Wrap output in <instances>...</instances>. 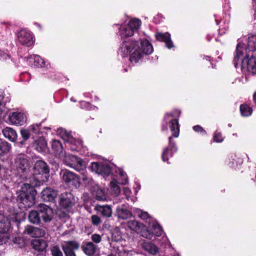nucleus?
<instances>
[{
  "label": "nucleus",
  "mask_w": 256,
  "mask_h": 256,
  "mask_svg": "<svg viewBox=\"0 0 256 256\" xmlns=\"http://www.w3.org/2000/svg\"><path fill=\"white\" fill-rule=\"evenodd\" d=\"M49 177V168L43 160H38L34 167L33 176L30 184H24L19 192L17 201L20 204V206L30 208L35 203L36 191L34 187L40 186L48 180Z\"/></svg>",
  "instance_id": "1"
},
{
  "label": "nucleus",
  "mask_w": 256,
  "mask_h": 256,
  "mask_svg": "<svg viewBox=\"0 0 256 256\" xmlns=\"http://www.w3.org/2000/svg\"><path fill=\"white\" fill-rule=\"evenodd\" d=\"M154 51L151 43L146 39L124 41L120 45L118 54L122 57L130 55V60L136 64L142 60L144 56L150 54Z\"/></svg>",
  "instance_id": "2"
},
{
  "label": "nucleus",
  "mask_w": 256,
  "mask_h": 256,
  "mask_svg": "<svg viewBox=\"0 0 256 256\" xmlns=\"http://www.w3.org/2000/svg\"><path fill=\"white\" fill-rule=\"evenodd\" d=\"M244 44L240 42L237 46L234 58V66L236 68L240 65L242 70H246L252 74H256V57L245 58L248 54Z\"/></svg>",
  "instance_id": "3"
},
{
  "label": "nucleus",
  "mask_w": 256,
  "mask_h": 256,
  "mask_svg": "<svg viewBox=\"0 0 256 256\" xmlns=\"http://www.w3.org/2000/svg\"><path fill=\"white\" fill-rule=\"evenodd\" d=\"M60 159L63 160L66 165L74 168L82 174V180L88 186H92L94 184L93 180L86 174V164L82 158L64 152V154Z\"/></svg>",
  "instance_id": "4"
},
{
  "label": "nucleus",
  "mask_w": 256,
  "mask_h": 256,
  "mask_svg": "<svg viewBox=\"0 0 256 256\" xmlns=\"http://www.w3.org/2000/svg\"><path fill=\"white\" fill-rule=\"evenodd\" d=\"M141 25V20L137 18H132L127 23H124L120 25L114 24V26H118V34L122 38L132 36L138 30Z\"/></svg>",
  "instance_id": "5"
},
{
  "label": "nucleus",
  "mask_w": 256,
  "mask_h": 256,
  "mask_svg": "<svg viewBox=\"0 0 256 256\" xmlns=\"http://www.w3.org/2000/svg\"><path fill=\"white\" fill-rule=\"evenodd\" d=\"M180 111L178 110L167 113L164 117V122L162 130L164 128L165 125L168 126L172 132V135L175 138L179 136L180 126L178 122V118L180 117Z\"/></svg>",
  "instance_id": "6"
},
{
  "label": "nucleus",
  "mask_w": 256,
  "mask_h": 256,
  "mask_svg": "<svg viewBox=\"0 0 256 256\" xmlns=\"http://www.w3.org/2000/svg\"><path fill=\"white\" fill-rule=\"evenodd\" d=\"M14 166L18 174L20 176H26L30 172L31 164L28 158L22 154H18L15 158Z\"/></svg>",
  "instance_id": "7"
},
{
  "label": "nucleus",
  "mask_w": 256,
  "mask_h": 256,
  "mask_svg": "<svg viewBox=\"0 0 256 256\" xmlns=\"http://www.w3.org/2000/svg\"><path fill=\"white\" fill-rule=\"evenodd\" d=\"M58 133L64 140L66 143V148L72 151L78 150L82 146V142L76 140L65 129L60 128L58 130Z\"/></svg>",
  "instance_id": "8"
},
{
  "label": "nucleus",
  "mask_w": 256,
  "mask_h": 256,
  "mask_svg": "<svg viewBox=\"0 0 256 256\" xmlns=\"http://www.w3.org/2000/svg\"><path fill=\"white\" fill-rule=\"evenodd\" d=\"M128 227L132 230L140 233L142 236L150 240L152 238V234L150 230L146 228L145 226L140 222L132 220L128 222Z\"/></svg>",
  "instance_id": "9"
},
{
  "label": "nucleus",
  "mask_w": 256,
  "mask_h": 256,
  "mask_svg": "<svg viewBox=\"0 0 256 256\" xmlns=\"http://www.w3.org/2000/svg\"><path fill=\"white\" fill-rule=\"evenodd\" d=\"M60 176L64 182L66 184L78 188L80 186V180L78 175L68 170H62Z\"/></svg>",
  "instance_id": "10"
},
{
  "label": "nucleus",
  "mask_w": 256,
  "mask_h": 256,
  "mask_svg": "<svg viewBox=\"0 0 256 256\" xmlns=\"http://www.w3.org/2000/svg\"><path fill=\"white\" fill-rule=\"evenodd\" d=\"M10 122L16 126H22L27 120L26 114L22 111L11 112L8 115Z\"/></svg>",
  "instance_id": "11"
},
{
  "label": "nucleus",
  "mask_w": 256,
  "mask_h": 256,
  "mask_svg": "<svg viewBox=\"0 0 256 256\" xmlns=\"http://www.w3.org/2000/svg\"><path fill=\"white\" fill-rule=\"evenodd\" d=\"M90 169L92 171L104 176H108L111 172V168L106 162H93L91 164Z\"/></svg>",
  "instance_id": "12"
},
{
  "label": "nucleus",
  "mask_w": 256,
  "mask_h": 256,
  "mask_svg": "<svg viewBox=\"0 0 256 256\" xmlns=\"http://www.w3.org/2000/svg\"><path fill=\"white\" fill-rule=\"evenodd\" d=\"M240 42L244 44V48L246 50L248 56L245 57V58H247L248 59L250 58V56L248 53V50L254 51L256 50V34H250L248 38H244L242 40H239L236 48Z\"/></svg>",
  "instance_id": "13"
},
{
  "label": "nucleus",
  "mask_w": 256,
  "mask_h": 256,
  "mask_svg": "<svg viewBox=\"0 0 256 256\" xmlns=\"http://www.w3.org/2000/svg\"><path fill=\"white\" fill-rule=\"evenodd\" d=\"M18 42L24 46H30L34 44V37L32 34L25 30H22L17 34Z\"/></svg>",
  "instance_id": "14"
},
{
  "label": "nucleus",
  "mask_w": 256,
  "mask_h": 256,
  "mask_svg": "<svg viewBox=\"0 0 256 256\" xmlns=\"http://www.w3.org/2000/svg\"><path fill=\"white\" fill-rule=\"evenodd\" d=\"M26 60L32 66L48 68L50 66L48 61L44 60L38 55H30L26 58Z\"/></svg>",
  "instance_id": "15"
},
{
  "label": "nucleus",
  "mask_w": 256,
  "mask_h": 256,
  "mask_svg": "<svg viewBox=\"0 0 256 256\" xmlns=\"http://www.w3.org/2000/svg\"><path fill=\"white\" fill-rule=\"evenodd\" d=\"M62 246L66 256H76L74 251L79 248L80 244L76 241H64Z\"/></svg>",
  "instance_id": "16"
},
{
  "label": "nucleus",
  "mask_w": 256,
  "mask_h": 256,
  "mask_svg": "<svg viewBox=\"0 0 256 256\" xmlns=\"http://www.w3.org/2000/svg\"><path fill=\"white\" fill-rule=\"evenodd\" d=\"M40 218L44 222H50L54 216L52 209L44 204H40L38 207Z\"/></svg>",
  "instance_id": "17"
},
{
  "label": "nucleus",
  "mask_w": 256,
  "mask_h": 256,
  "mask_svg": "<svg viewBox=\"0 0 256 256\" xmlns=\"http://www.w3.org/2000/svg\"><path fill=\"white\" fill-rule=\"evenodd\" d=\"M60 205L64 208L72 206L75 204V199L73 194L70 192L62 194L60 200Z\"/></svg>",
  "instance_id": "18"
},
{
  "label": "nucleus",
  "mask_w": 256,
  "mask_h": 256,
  "mask_svg": "<svg viewBox=\"0 0 256 256\" xmlns=\"http://www.w3.org/2000/svg\"><path fill=\"white\" fill-rule=\"evenodd\" d=\"M176 151L175 144L172 141L171 136L169 138V144L168 148L164 150L162 154V159L164 162H166L170 157L172 156L174 152Z\"/></svg>",
  "instance_id": "19"
},
{
  "label": "nucleus",
  "mask_w": 256,
  "mask_h": 256,
  "mask_svg": "<svg viewBox=\"0 0 256 256\" xmlns=\"http://www.w3.org/2000/svg\"><path fill=\"white\" fill-rule=\"evenodd\" d=\"M57 195V192L50 188H46L41 192V198L46 202L53 201Z\"/></svg>",
  "instance_id": "20"
},
{
  "label": "nucleus",
  "mask_w": 256,
  "mask_h": 256,
  "mask_svg": "<svg viewBox=\"0 0 256 256\" xmlns=\"http://www.w3.org/2000/svg\"><path fill=\"white\" fill-rule=\"evenodd\" d=\"M24 234H28L32 237H40L45 234L44 230L31 226H27L24 229Z\"/></svg>",
  "instance_id": "21"
},
{
  "label": "nucleus",
  "mask_w": 256,
  "mask_h": 256,
  "mask_svg": "<svg viewBox=\"0 0 256 256\" xmlns=\"http://www.w3.org/2000/svg\"><path fill=\"white\" fill-rule=\"evenodd\" d=\"M116 216L118 218L126 220L132 216V212L126 205H122L117 208L116 210Z\"/></svg>",
  "instance_id": "22"
},
{
  "label": "nucleus",
  "mask_w": 256,
  "mask_h": 256,
  "mask_svg": "<svg viewBox=\"0 0 256 256\" xmlns=\"http://www.w3.org/2000/svg\"><path fill=\"white\" fill-rule=\"evenodd\" d=\"M157 40L164 42L168 48H171L174 46L170 38V34L168 32L162 33L157 32L156 34Z\"/></svg>",
  "instance_id": "23"
},
{
  "label": "nucleus",
  "mask_w": 256,
  "mask_h": 256,
  "mask_svg": "<svg viewBox=\"0 0 256 256\" xmlns=\"http://www.w3.org/2000/svg\"><path fill=\"white\" fill-rule=\"evenodd\" d=\"M10 227V222L8 218L0 214V232L8 233Z\"/></svg>",
  "instance_id": "24"
},
{
  "label": "nucleus",
  "mask_w": 256,
  "mask_h": 256,
  "mask_svg": "<svg viewBox=\"0 0 256 256\" xmlns=\"http://www.w3.org/2000/svg\"><path fill=\"white\" fill-rule=\"evenodd\" d=\"M52 148L56 156L60 158L64 154L62 145L59 140H54L52 142Z\"/></svg>",
  "instance_id": "25"
},
{
  "label": "nucleus",
  "mask_w": 256,
  "mask_h": 256,
  "mask_svg": "<svg viewBox=\"0 0 256 256\" xmlns=\"http://www.w3.org/2000/svg\"><path fill=\"white\" fill-rule=\"evenodd\" d=\"M32 248L38 251H43L48 246V244L44 240L34 239L32 242Z\"/></svg>",
  "instance_id": "26"
},
{
  "label": "nucleus",
  "mask_w": 256,
  "mask_h": 256,
  "mask_svg": "<svg viewBox=\"0 0 256 256\" xmlns=\"http://www.w3.org/2000/svg\"><path fill=\"white\" fill-rule=\"evenodd\" d=\"M34 146L36 150L40 152H46L48 150L47 143L43 138H40L36 140Z\"/></svg>",
  "instance_id": "27"
},
{
  "label": "nucleus",
  "mask_w": 256,
  "mask_h": 256,
  "mask_svg": "<svg viewBox=\"0 0 256 256\" xmlns=\"http://www.w3.org/2000/svg\"><path fill=\"white\" fill-rule=\"evenodd\" d=\"M95 209L98 212L102 214L104 216L109 218L112 216V210L111 207L109 206L97 205Z\"/></svg>",
  "instance_id": "28"
},
{
  "label": "nucleus",
  "mask_w": 256,
  "mask_h": 256,
  "mask_svg": "<svg viewBox=\"0 0 256 256\" xmlns=\"http://www.w3.org/2000/svg\"><path fill=\"white\" fill-rule=\"evenodd\" d=\"M2 134L6 138L12 142H15L16 140L17 134L12 128L6 127L2 130Z\"/></svg>",
  "instance_id": "29"
},
{
  "label": "nucleus",
  "mask_w": 256,
  "mask_h": 256,
  "mask_svg": "<svg viewBox=\"0 0 256 256\" xmlns=\"http://www.w3.org/2000/svg\"><path fill=\"white\" fill-rule=\"evenodd\" d=\"M142 247L145 250L152 254H155L158 251V248L150 242H144L142 244Z\"/></svg>",
  "instance_id": "30"
},
{
  "label": "nucleus",
  "mask_w": 256,
  "mask_h": 256,
  "mask_svg": "<svg viewBox=\"0 0 256 256\" xmlns=\"http://www.w3.org/2000/svg\"><path fill=\"white\" fill-rule=\"evenodd\" d=\"M97 250V246L92 242H88L84 246V253L89 256H94Z\"/></svg>",
  "instance_id": "31"
},
{
  "label": "nucleus",
  "mask_w": 256,
  "mask_h": 256,
  "mask_svg": "<svg viewBox=\"0 0 256 256\" xmlns=\"http://www.w3.org/2000/svg\"><path fill=\"white\" fill-rule=\"evenodd\" d=\"M148 228H151L153 230L152 234H154L156 236H159L162 234V230L159 224L156 222L152 220L148 224Z\"/></svg>",
  "instance_id": "32"
},
{
  "label": "nucleus",
  "mask_w": 256,
  "mask_h": 256,
  "mask_svg": "<svg viewBox=\"0 0 256 256\" xmlns=\"http://www.w3.org/2000/svg\"><path fill=\"white\" fill-rule=\"evenodd\" d=\"M4 94L0 92V124L2 123L7 115L8 110L3 105Z\"/></svg>",
  "instance_id": "33"
},
{
  "label": "nucleus",
  "mask_w": 256,
  "mask_h": 256,
  "mask_svg": "<svg viewBox=\"0 0 256 256\" xmlns=\"http://www.w3.org/2000/svg\"><path fill=\"white\" fill-rule=\"evenodd\" d=\"M93 194L98 200H106V196L104 192L98 186H94Z\"/></svg>",
  "instance_id": "34"
},
{
  "label": "nucleus",
  "mask_w": 256,
  "mask_h": 256,
  "mask_svg": "<svg viewBox=\"0 0 256 256\" xmlns=\"http://www.w3.org/2000/svg\"><path fill=\"white\" fill-rule=\"evenodd\" d=\"M40 213L35 210L30 212L28 215V219L30 222L38 224L40 222Z\"/></svg>",
  "instance_id": "35"
},
{
  "label": "nucleus",
  "mask_w": 256,
  "mask_h": 256,
  "mask_svg": "<svg viewBox=\"0 0 256 256\" xmlns=\"http://www.w3.org/2000/svg\"><path fill=\"white\" fill-rule=\"evenodd\" d=\"M240 111L242 116H248L252 112V110L246 104H242L240 106Z\"/></svg>",
  "instance_id": "36"
},
{
  "label": "nucleus",
  "mask_w": 256,
  "mask_h": 256,
  "mask_svg": "<svg viewBox=\"0 0 256 256\" xmlns=\"http://www.w3.org/2000/svg\"><path fill=\"white\" fill-rule=\"evenodd\" d=\"M10 149V146L8 143L0 140V156L8 153Z\"/></svg>",
  "instance_id": "37"
},
{
  "label": "nucleus",
  "mask_w": 256,
  "mask_h": 256,
  "mask_svg": "<svg viewBox=\"0 0 256 256\" xmlns=\"http://www.w3.org/2000/svg\"><path fill=\"white\" fill-rule=\"evenodd\" d=\"M134 213L142 220H148L150 218V215L147 212H144L140 208H134Z\"/></svg>",
  "instance_id": "38"
},
{
  "label": "nucleus",
  "mask_w": 256,
  "mask_h": 256,
  "mask_svg": "<svg viewBox=\"0 0 256 256\" xmlns=\"http://www.w3.org/2000/svg\"><path fill=\"white\" fill-rule=\"evenodd\" d=\"M110 187L115 196H118L120 194V188L116 180H114L110 182Z\"/></svg>",
  "instance_id": "39"
},
{
  "label": "nucleus",
  "mask_w": 256,
  "mask_h": 256,
  "mask_svg": "<svg viewBox=\"0 0 256 256\" xmlns=\"http://www.w3.org/2000/svg\"><path fill=\"white\" fill-rule=\"evenodd\" d=\"M51 252L52 256H63L58 246L52 248Z\"/></svg>",
  "instance_id": "40"
},
{
  "label": "nucleus",
  "mask_w": 256,
  "mask_h": 256,
  "mask_svg": "<svg viewBox=\"0 0 256 256\" xmlns=\"http://www.w3.org/2000/svg\"><path fill=\"white\" fill-rule=\"evenodd\" d=\"M10 238V236L8 233L0 232V245L5 244Z\"/></svg>",
  "instance_id": "41"
},
{
  "label": "nucleus",
  "mask_w": 256,
  "mask_h": 256,
  "mask_svg": "<svg viewBox=\"0 0 256 256\" xmlns=\"http://www.w3.org/2000/svg\"><path fill=\"white\" fill-rule=\"evenodd\" d=\"M214 141L216 142H221L224 140V138L221 133L216 131L214 135Z\"/></svg>",
  "instance_id": "42"
},
{
  "label": "nucleus",
  "mask_w": 256,
  "mask_h": 256,
  "mask_svg": "<svg viewBox=\"0 0 256 256\" xmlns=\"http://www.w3.org/2000/svg\"><path fill=\"white\" fill-rule=\"evenodd\" d=\"M30 128L31 130L36 134H38L41 132V128L40 124H32L30 126Z\"/></svg>",
  "instance_id": "43"
},
{
  "label": "nucleus",
  "mask_w": 256,
  "mask_h": 256,
  "mask_svg": "<svg viewBox=\"0 0 256 256\" xmlns=\"http://www.w3.org/2000/svg\"><path fill=\"white\" fill-rule=\"evenodd\" d=\"M91 219L92 224L94 226H98L102 222L100 218L96 215H92V216Z\"/></svg>",
  "instance_id": "44"
},
{
  "label": "nucleus",
  "mask_w": 256,
  "mask_h": 256,
  "mask_svg": "<svg viewBox=\"0 0 256 256\" xmlns=\"http://www.w3.org/2000/svg\"><path fill=\"white\" fill-rule=\"evenodd\" d=\"M193 130L197 132H199L203 135H206V131L200 126L196 125L193 126Z\"/></svg>",
  "instance_id": "45"
},
{
  "label": "nucleus",
  "mask_w": 256,
  "mask_h": 256,
  "mask_svg": "<svg viewBox=\"0 0 256 256\" xmlns=\"http://www.w3.org/2000/svg\"><path fill=\"white\" fill-rule=\"evenodd\" d=\"M20 134L24 140H26L30 136V132L28 130L22 129L20 131Z\"/></svg>",
  "instance_id": "46"
},
{
  "label": "nucleus",
  "mask_w": 256,
  "mask_h": 256,
  "mask_svg": "<svg viewBox=\"0 0 256 256\" xmlns=\"http://www.w3.org/2000/svg\"><path fill=\"white\" fill-rule=\"evenodd\" d=\"M92 240L95 243L98 244L102 240V237L100 234H94L92 236Z\"/></svg>",
  "instance_id": "47"
},
{
  "label": "nucleus",
  "mask_w": 256,
  "mask_h": 256,
  "mask_svg": "<svg viewBox=\"0 0 256 256\" xmlns=\"http://www.w3.org/2000/svg\"><path fill=\"white\" fill-rule=\"evenodd\" d=\"M123 190L124 194L126 196V198L127 199H128L130 198L132 194V192L128 188L125 187L124 188Z\"/></svg>",
  "instance_id": "48"
},
{
  "label": "nucleus",
  "mask_w": 256,
  "mask_h": 256,
  "mask_svg": "<svg viewBox=\"0 0 256 256\" xmlns=\"http://www.w3.org/2000/svg\"><path fill=\"white\" fill-rule=\"evenodd\" d=\"M81 106L82 108H86V110H91L92 108L91 104L89 102H82Z\"/></svg>",
  "instance_id": "49"
},
{
  "label": "nucleus",
  "mask_w": 256,
  "mask_h": 256,
  "mask_svg": "<svg viewBox=\"0 0 256 256\" xmlns=\"http://www.w3.org/2000/svg\"><path fill=\"white\" fill-rule=\"evenodd\" d=\"M9 56L6 52L0 50V60H2L9 58Z\"/></svg>",
  "instance_id": "50"
},
{
  "label": "nucleus",
  "mask_w": 256,
  "mask_h": 256,
  "mask_svg": "<svg viewBox=\"0 0 256 256\" xmlns=\"http://www.w3.org/2000/svg\"><path fill=\"white\" fill-rule=\"evenodd\" d=\"M120 174L122 177H123L124 179L125 182H123L124 184H125L127 182V178H126V176L125 174L123 172H120Z\"/></svg>",
  "instance_id": "51"
},
{
  "label": "nucleus",
  "mask_w": 256,
  "mask_h": 256,
  "mask_svg": "<svg viewBox=\"0 0 256 256\" xmlns=\"http://www.w3.org/2000/svg\"><path fill=\"white\" fill-rule=\"evenodd\" d=\"M253 100L254 103L256 104V92L253 94Z\"/></svg>",
  "instance_id": "52"
},
{
  "label": "nucleus",
  "mask_w": 256,
  "mask_h": 256,
  "mask_svg": "<svg viewBox=\"0 0 256 256\" xmlns=\"http://www.w3.org/2000/svg\"><path fill=\"white\" fill-rule=\"evenodd\" d=\"M253 6H254V10L256 12V0H253Z\"/></svg>",
  "instance_id": "53"
},
{
  "label": "nucleus",
  "mask_w": 256,
  "mask_h": 256,
  "mask_svg": "<svg viewBox=\"0 0 256 256\" xmlns=\"http://www.w3.org/2000/svg\"><path fill=\"white\" fill-rule=\"evenodd\" d=\"M224 33H225V32H224V31L223 32L222 30L221 29V30H220L219 34H224Z\"/></svg>",
  "instance_id": "54"
},
{
  "label": "nucleus",
  "mask_w": 256,
  "mask_h": 256,
  "mask_svg": "<svg viewBox=\"0 0 256 256\" xmlns=\"http://www.w3.org/2000/svg\"><path fill=\"white\" fill-rule=\"evenodd\" d=\"M36 24V26H38L40 29H41V28H41V26H40V24Z\"/></svg>",
  "instance_id": "55"
},
{
  "label": "nucleus",
  "mask_w": 256,
  "mask_h": 256,
  "mask_svg": "<svg viewBox=\"0 0 256 256\" xmlns=\"http://www.w3.org/2000/svg\"><path fill=\"white\" fill-rule=\"evenodd\" d=\"M71 100L74 101V102H75V100H74V99L71 98Z\"/></svg>",
  "instance_id": "56"
},
{
  "label": "nucleus",
  "mask_w": 256,
  "mask_h": 256,
  "mask_svg": "<svg viewBox=\"0 0 256 256\" xmlns=\"http://www.w3.org/2000/svg\"><path fill=\"white\" fill-rule=\"evenodd\" d=\"M71 100L74 101V102H75V100H74V99L71 98Z\"/></svg>",
  "instance_id": "57"
},
{
  "label": "nucleus",
  "mask_w": 256,
  "mask_h": 256,
  "mask_svg": "<svg viewBox=\"0 0 256 256\" xmlns=\"http://www.w3.org/2000/svg\"><path fill=\"white\" fill-rule=\"evenodd\" d=\"M233 136H236V134H233Z\"/></svg>",
  "instance_id": "58"
},
{
  "label": "nucleus",
  "mask_w": 256,
  "mask_h": 256,
  "mask_svg": "<svg viewBox=\"0 0 256 256\" xmlns=\"http://www.w3.org/2000/svg\"><path fill=\"white\" fill-rule=\"evenodd\" d=\"M233 136H236V134H233Z\"/></svg>",
  "instance_id": "59"
}]
</instances>
